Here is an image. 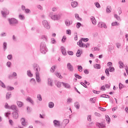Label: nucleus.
<instances>
[{"instance_id":"nucleus-1","label":"nucleus","mask_w":128,"mask_h":128,"mask_svg":"<svg viewBox=\"0 0 128 128\" xmlns=\"http://www.w3.org/2000/svg\"><path fill=\"white\" fill-rule=\"evenodd\" d=\"M33 69L36 72V80L37 82H40L41 80L40 77V66L36 64H33Z\"/></svg>"},{"instance_id":"nucleus-2","label":"nucleus","mask_w":128,"mask_h":128,"mask_svg":"<svg viewBox=\"0 0 128 128\" xmlns=\"http://www.w3.org/2000/svg\"><path fill=\"white\" fill-rule=\"evenodd\" d=\"M40 52L43 54H46V52H48V48L44 42H41L40 44Z\"/></svg>"},{"instance_id":"nucleus-3","label":"nucleus","mask_w":128,"mask_h":128,"mask_svg":"<svg viewBox=\"0 0 128 128\" xmlns=\"http://www.w3.org/2000/svg\"><path fill=\"white\" fill-rule=\"evenodd\" d=\"M8 22L11 26H16V24H18V21L14 18H8Z\"/></svg>"},{"instance_id":"nucleus-4","label":"nucleus","mask_w":128,"mask_h":128,"mask_svg":"<svg viewBox=\"0 0 128 128\" xmlns=\"http://www.w3.org/2000/svg\"><path fill=\"white\" fill-rule=\"evenodd\" d=\"M49 16L53 20H60V14L52 15V13H50Z\"/></svg>"},{"instance_id":"nucleus-5","label":"nucleus","mask_w":128,"mask_h":128,"mask_svg":"<svg viewBox=\"0 0 128 128\" xmlns=\"http://www.w3.org/2000/svg\"><path fill=\"white\" fill-rule=\"evenodd\" d=\"M42 26H44L45 28H46V30H50V25L48 24V20H44L42 22Z\"/></svg>"},{"instance_id":"nucleus-6","label":"nucleus","mask_w":128,"mask_h":128,"mask_svg":"<svg viewBox=\"0 0 128 128\" xmlns=\"http://www.w3.org/2000/svg\"><path fill=\"white\" fill-rule=\"evenodd\" d=\"M1 13L2 16H3L6 18V16L10 14V11L8 10V9L4 8L3 9V10L1 11Z\"/></svg>"},{"instance_id":"nucleus-7","label":"nucleus","mask_w":128,"mask_h":128,"mask_svg":"<svg viewBox=\"0 0 128 128\" xmlns=\"http://www.w3.org/2000/svg\"><path fill=\"white\" fill-rule=\"evenodd\" d=\"M67 68L70 72H74V66H72L70 63L67 64Z\"/></svg>"},{"instance_id":"nucleus-8","label":"nucleus","mask_w":128,"mask_h":128,"mask_svg":"<svg viewBox=\"0 0 128 128\" xmlns=\"http://www.w3.org/2000/svg\"><path fill=\"white\" fill-rule=\"evenodd\" d=\"M53 122L56 128H58V126H60V121L58 120H54Z\"/></svg>"},{"instance_id":"nucleus-9","label":"nucleus","mask_w":128,"mask_h":128,"mask_svg":"<svg viewBox=\"0 0 128 128\" xmlns=\"http://www.w3.org/2000/svg\"><path fill=\"white\" fill-rule=\"evenodd\" d=\"M12 116L14 120H18V112H14L12 113Z\"/></svg>"},{"instance_id":"nucleus-10","label":"nucleus","mask_w":128,"mask_h":128,"mask_svg":"<svg viewBox=\"0 0 128 128\" xmlns=\"http://www.w3.org/2000/svg\"><path fill=\"white\" fill-rule=\"evenodd\" d=\"M17 76L18 74H16V72H14L12 74L9 75L8 78H10V80L12 78H17Z\"/></svg>"},{"instance_id":"nucleus-11","label":"nucleus","mask_w":128,"mask_h":128,"mask_svg":"<svg viewBox=\"0 0 128 128\" xmlns=\"http://www.w3.org/2000/svg\"><path fill=\"white\" fill-rule=\"evenodd\" d=\"M60 50L63 56H66V48L64 46H61Z\"/></svg>"},{"instance_id":"nucleus-12","label":"nucleus","mask_w":128,"mask_h":128,"mask_svg":"<svg viewBox=\"0 0 128 128\" xmlns=\"http://www.w3.org/2000/svg\"><path fill=\"white\" fill-rule=\"evenodd\" d=\"M90 20L92 24H94V26H96V18H94V16H92L90 17Z\"/></svg>"},{"instance_id":"nucleus-13","label":"nucleus","mask_w":128,"mask_h":128,"mask_svg":"<svg viewBox=\"0 0 128 128\" xmlns=\"http://www.w3.org/2000/svg\"><path fill=\"white\" fill-rule=\"evenodd\" d=\"M26 100L27 102H30V104H32V106L34 104V100L30 98V97H28L26 99Z\"/></svg>"},{"instance_id":"nucleus-14","label":"nucleus","mask_w":128,"mask_h":128,"mask_svg":"<svg viewBox=\"0 0 128 128\" xmlns=\"http://www.w3.org/2000/svg\"><path fill=\"white\" fill-rule=\"evenodd\" d=\"M48 86H52V82H54V80L52 78H48Z\"/></svg>"},{"instance_id":"nucleus-15","label":"nucleus","mask_w":128,"mask_h":128,"mask_svg":"<svg viewBox=\"0 0 128 128\" xmlns=\"http://www.w3.org/2000/svg\"><path fill=\"white\" fill-rule=\"evenodd\" d=\"M10 110H14V112H18V107L16 105H12L10 106Z\"/></svg>"},{"instance_id":"nucleus-16","label":"nucleus","mask_w":128,"mask_h":128,"mask_svg":"<svg viewBox=\"0 0 128 128\" xmlns=\"http://www.w3.org/2000/svg\"><path fill=\"white\" fill-rule=\"evenodd\" d=\"M70 122V120L68 119L64 120L62 122V126H66Z\"/></svg>"},{"instance_id":"nucleus-17","label":"nucleus","mask_w":128,"mask_h":128,"mask_svg":"<svg viewBox=\"0 0 128 128\" xmlns=\"http://www.w3.org/2000/svg\"><path fill=\"white\" fill-rule=\"evenodd\" d=\"M74 106L76 110H80V102H76L74 103Z\"/></svg>"},{"instance_id":"nucleus-18","label":"nucleus","mask_w":128,"mask_h":128,"mask_svg":"<svg viewBox=\"0 0 128 128\" xmlns=\"http://www.w3.org/2000/svg\"><path fill=\"white\" fill-rule=\"evenodd\" d=\"M72 24V21L70 22V20H65V24L66 26H70Z\"/></svg>"},{"instance_id":"nucleus-19","label":"nucleus","mask_w":128,"mask_h":128,"mask_svg":"<svg viewBox=\"0 0 128 128\" xmlns=\"http://www.w3.org/2000/svg\"><path fill=\"white\" fill-rule=\"evenodd\" d=\"M62 84L66 88H70V86L68 84L62 82Z\"/></svg>"},{"instance_id":"nucleus-20","label":"nucleus","mask_w":128,"mask_h":128,"mask_svg":"<svg viewBox=\"0 0 128 128\" xmlns=\"http://www.w3.org/2000/svg\"><path fill=\"white\" fill-rule=\"evenodd\" d=\"M16 104H17V106H18L19 108H22V106H24V102H22L17 101Z\"/></svg>"},{"instance_id":"nucleus-21","label":"nucleus","mask_w":128,"mask_h":128,"mask_svg":"<svg viewBox=\"0 0 128 128\" xmlns=\"http://www.w3.org/2000/svg\"><path fill=\"white\" fill-rule=\"evenodd\" d=\"M106 12L108 14H110V12H112V6H108L106 7Z\"/></svg>"},{"instance_id":"nucleus-22","label":"nucleus","mask_w":128,"mask_h":128,"mask_svg":"<svg viewBox=\"0 0 128 128\" xmlns=\"http://www.w3.org/2000/svg\"><path fill=\"white\" fill-rule=\"evenodd\" d=\"M82 54V51H81L80 49H78L76 53V56L78 58H80V54Z\"/></svg>"},{"instance_id":"nucleus-23","label":"nucleus","mask_w":128,"mask_h":128,"mask_svg":"<svg viewBox=\"0 0 128 128\" xmlns=\"http://www.w3.org/2000/svg\"><path fill=\"white\" fill-rule=\"evenodd\" d=\"M72 6L73 8H76L78 6V2L76 1L72 2H71Z\"/></svg>"},{"instance_id":"nucleus-24","label":"nucleus","mask_w":128,"mask_h":128,"mask_svg":"<svg viewBox=\"0 0 128 128\" xmlns=\"http://www.w3.org/2000/svg\"><path fill=\"white\" fill-rule=\"evenodd\" d=\"M48 106L50 108H52L54 106V102H48Z\"/></svg>"},{"instance_id":"nucleus-25","label":"nucleus","mask_w":128,"mask_h":128,"mask_svg":"<svg viewBox=\"0 0 128 128\" xmlns=\"http://www.w3.org/2000/svg\"><path fill=\"white\" fill-rule=\"evenodd\" d=\"M10 98H12V92H7L6 94V99L10 100Z\"/></svg>"},{"instance_id":"nucleus-26","label":"nucleus","mask_w":128,"mask_h":128,"mask_svg":"<svg viewBox=\"0 0 128 128\" xmlns=\"http://www.w3.org/2000/svg\"><path fill=\"white\" fill-rule=\"evenodd\" d=\"M77 44L80 46V48H83L84 43H82V40H80L79 42H78Z\"/></svg>"},{"instance_id":"nucleus-27","label":"nucleus","mask_w":128,"mask_h":128,"mask_svg":"<svg viewBox=\"0 0 128 128\" xmlns=\"http://www.w3.org/2000/svg\"><path fill=\"white\" fill-rule=\"evenodd\" d=\"M98 126L100 128H103L106 126L102 122V123H98Z\"/></svg>"},{"instance_id":"nucleus-28","label":"nucleus","mask_w":128,"mask_h":128,"mask_svg":"<svg viewBox=\"0 0 128 128\" xmlns=\"http://www.w3.org/2000/svg\"><path fill=\"white\" fill-rule=\"evenodd\" d=\"M27 76H30V78H32L33 75L32 74L30 70H28L27 71Z\"/></svg>"},{"instance_id":"nucleus-29","label":"nucleus","mask_w":128,"mask_h":128,"mask_svg":"<svg viewBox=\"0 0 128 128\" xmlns=\"http://www.w3.org/2000/svg\"><path fill=\"white\" fill-rule=\"evenodd\" d=\"M94 68H96L97 70H100V64H94Z\"/></svg>"},{"instance_id":"nucleus-30","label":"nucleus","mask_w":128,"mask_h":128,"mask_svg":"<svg viewBox=\"0 0 128 128\" xmlns=\"http://www.w3.org/2000/svg\"><path fill=\"white\" fill-rule=\"evenodd\" d=\"M3 48L4 50H6L8 48V43H6V42H4L3 43Z\"/></svg>"},{"instance_id":"nucleus-31","label":"nucleus","mask_w":128,"mask_h":128,"mask_svg":"<svg viewBox=\"0 0 128 128\" xmlns=\"http://www.w3.org/2000/svg\"><path fill=\"white\" fill-rule=\"evenodd\" d=\"M37 98L39 102H42V95H40V94H38L37 95Z\"/></svg>"},{"instance_id":"nucleus-32","label":"nucleus","mask_w":128,"mask_h":128,"mask_svg":"<svg viewBox=\"0 0 128 128\" xmlns=\"http://www.w3.org/2000/svg\"><path fill=\"white\" fill-rule=\"evenodd\" d=\"M21 122H22V126H26V120L24 118H21Z\"/></svg>"},{"instance_id":"nucleus-33","label":"nucleus","mask_w":128,"mask_h":128,"mask_svg":"<svg viewBox=\"0 0 128 128\" xmlns=\"http://www.w3.org/2000/svg\"><path fill=\"white\" fill-rule=\"evenodd\" d=\"M55 74L58 78H62V76L60 75V74L56 72H55Z\"/></svg>"},{"instance_id":"nucleus-34","label":"nucleus","mask_w":128,"mask_h":128,"mask_svg":"<svg viewBox=\"0 0 128 128\" xmlns=\"http://www.w3.org/2000/svg\"><path fill=\"white\" fill-rule=\"evenodd\" d=\"M4 108L6 110H10V106H8V103L5 104Z\"/></svg>"},{"instance_id":"nucleus-35","label":"nucleus","mask_w":128,"mask_h":128,"mask_svg":"<svg viewBox=\"0 0 128 128\" xmlns=\"http://www.w3.org/2000/svg\"><path fill=\"white\" fill-rule=\"evenodd\" d=\"M106 120L110 124V118L108 116L106 115Z\"/></svg>"},{"instance_id":"nucleus-36","label":"nucleus","mask_w":128,"mask_h":128,"mask_svg":"<svg viewBox=\"0 0 128 128\" xmlns=\"http://www.w3.org/2000/svg\"><path fill=\"white\" fill-rule=\"evenodd\" d=\"M75 18L78 20H82V18H80V16H78V14H75Z\"/></svg>"},{"instance_id":"nucleus-37","label":"nucleus","mask_w":128,"mask_h":128,"mask_svg":"<svg viewBox=\"0 0 128 128\" xmlns=\"http://www.w3.org/2000/svg\"><path fill=\"white\" fill-rule=\"evenodd\" d=\"M62 82H58L56 84V86L57 88H61L62 87Z\"/></svg>"},{"instance_id":"nucleus-38","label":"nucleus","mask_w":128,"mask_h":128,"mask_svg":"<svg viewBox=\"0 0 128 128\" xmlns=\"http://www.w3.org/2000/svg\"><path fill=\"white\" fill-rule=\"evenodd\" d=\"M96 98H90V101L92 102V104H96Z\"/></svg>"},{"instance_id":"nucleus-39","label":"nucleus","mask_w":128,"mask_h":128,"mask_svg":"<svg viewBox=\"0 0 128 128\" xmlns=\"http://www.w3.org/2000/svg\"><path fill=\"white\" fill-rule=\"evenodd\" d=\"M105 72L108 76H110V70H108V68H106L105 70Z\"/></svg>"},{"instance_id":"nucleus-40","label":"nucleus","mask_w":128,"mask_h":128,"mask_svg":"<svg viewBox=\"0 0 128 128\" xmlns=\"http://www.w3.org/2000/svg\"><path fill=\"white\" fill-rule=\"evenodd\" d=\"M118 64L120 65V68H124V62H122L120 61L118 62Z\"/></svg>"},{"instance_id":"nucleus-41","label":"nucleus","mask_w":128,"mask_h":128,"mask_svg":"<svg viewBox=\"0 0 128 128\" xmlns=\"http://www.w3.org/2000/svg\"><path fill=\"white\" fill-rule=\"evenodd\" d=\"M0 86H1L3 88H6V85L4 84V82H2L1 80H0Z\"/></svg>"},{"instance_id":"nucleus-42","label":"nucleus","mask_w":128,"mask_h":128,"mask_svg":"<svg viewBox=\"0 0 128 128\" xmlns=\"http://www.w3.org/2000/svg\"><path fill=\"white\" fill-rule=\"evenodd\" d=\"M55 70H56V66H52L51 68L50 71L51 72H54Z\"/></svg>"},{"instance_id":"nucleus-43","label":"nucleus","mask_w":128,"mask_h":128,"mask_svg":"<svg viewBox=\"0 0 128 128\" xmlns=\"http://www.w3.org/2000/svg\"><path fill=\"white\" fill-rule=\"evenodd\" d=\"M78 72H82V66H78Z\"/></svg>"},{"instance_id":"nucleus-44","label":"nucleus","mask_w":128,"mask_h":128,"mask_svg":"<svg viewBox=\"0 0 128 128\" xmlns=\"http://www.w3.org/2000/svg\"><path fill=\"white\" fill-rule=\"evenodd\" d=\"M30 82L32 84H33V86H34V84H36V80L34 78H31Z\"/></svg>"},{"instance_id":"nucleus-45","label":"nucleus","mask_w":128,"mask_h":128,"mask_svg":"<svg viewBox=\"0 0 128 128\" xmlns=\"http://www.w3.org/2000/svg\"><path fill=\"white\" fill-rule=\"evenodd\" d=\"M19 18L21 20H24V15L20 14L19 15Z\"/></svg>"},{"instance_id":"nucleus-46","label":"nucleus","mask_w":128,"mask_h":128,"mask_svg":"<svg viewBox=\"0 0 128 128\" xmlns=\"http://www.w3.org/2000/svg\"><path fill=\"white\" fill-rule=\"evenodd\" d=\"M74 76L75 78H78L79 80H82V76H80V75L78 74H74Z\"/></svg>"},{"instance_id":"nucleus-47","label":"nucleus","mask_w":128,"mask_h":128,"mask_svg":"<svg viewBox=\"0 0 128 128\" xmlns=\"http://www.w3.org/2000/svg\"><path fill=\"white\" fill-rule=\"evenodd\" d=\"M94 4L98 8H100V4L98 3V2H96L94 3Z\"/></svg>"},{"instance_id":"nucleus-48","label":"nucleus","mask_w":128,"mask_h":128,"mask_svg":"<svg viewBox=\"0 0 128 128\" xmlns=\"http://www.w3.org/2000/svg\"><path fill=\"white\" fill-rule=\"evenodd\" d=\"M124 88V86L122 84V83L119 84V88L120 90H122V88Z\"/></svg>"},{"instance_id":"nucleus-49","label":"nucleus","mask_w":128,"mask_h":128,"mask_svg":"<svg viewBox=\"0 0 128 128\" xmlns=\"http://www.w3.org/2000/svg\"><path fill=\"white\" fill-rule=\"evenodd\" d=\"M6 88L8 90H14V88L12 86H8L6 87Z\"/></svg>"},{"instance_id":"nucleus-50","label":"nucleus","mask_w":128,"mask_h":128,"mask_svg":"<svg viewBox=\"0 0 128 128\" xmlns=\"http://www.w3.org/2000/svg\"><path fill=\"white\" fill-rule=\"evenodd\" d=\"M81 40H82V42H88V38H82Z\"/></svg>"},{"instance_id":"nucleus-51","label":"nucleus","mask_w":128,"mask_h":128,"mask_svg":"<svg viewBox=\"0 0 128 128\" xmlns=\"http://www.w3.org/2000/svg\"><path fill=\"white\" fill-rule=\"evenodd\" d=\"M108 70H109V72H114V67H110Z\"/></svg>"},{"instance_id":"nucleus-52","label":"nucleus","mask_w":128,"mask_h":128,"mask_svg":"<svg viewBox=\"0 0 128 128\" xmlns=\"http://www.w3.org/2000/svg\"><path fill=\"white\" fill-rule=\"evenodd\" d=\"M80 84L82 86H84V88H88V86H86V83L80 82Z\"/></svg>"},{"instance_id":"nucleus-53","label":"nucleus","mask_w":128,"mask_h":128,"mask_svg":"<svg viewBox=\"0 0 128 128\" xmlns=\"http://www.w3.org/2000/svg\"><path fill=\"white\" fill-rule=\"evenodd\" d=\"M104 24V22H100L98 24V28H102V25Z\"/></svg>"},{"instance_id":"nucleus-54","label":"nucleus","mask_w":128,"mask_h":128,"mask_svg":"<svg viewBox=\"0 0 128 128\" xmlns=\"http://www.w3.org/2000/svg\"><path fill=\"white\" fill-rule=\"evenodd\" d=\"M72 102V98H68L67 100V104H70Z\"/></svg>"},{"instance_id":"nucleus-55","label":"nucleus","mask_w":128,"mask_h":128,"mask_svg":"<svg viewBox=\"0 0 128 128\" xmlns=\"http://www.w3.org/2000/svg\"><path fill=\"white\" fill-rule=\"evenodd\" d=\"M81 26H82V24H80V22H77L76 24L77 28H80Z\"/></svg>"},{"instance_id":"nucleus-56","label":"nucleus","mask_w":128,"mask_h":128,"mask_svg":"<svg viewBox=\"0 0 128 128\" xmlns=\"http://www.w3.org/2000/svg\"><path fill=\"white\" fill-rule=\"evenodd\" d=\"M7 58L8 60H12V54H9L7 56Z\"/></svg>"},{"instance_id":"nucleus-57","label":"nucleus","mask_w":128,"mask_h":128,"mask_svg":"<svg viewBox=\"0 0 128 128\" xmlns=\"http://www.w3.org/2000/svg\"><path fill=\"white\" fill-rule=\"evenodd\" d=\"M118 22H113L112 24V26H118Z\"/></svg>"},{"instance_id":"nucleus-58","label":"nucleus","mask_w":128,"mask_h":128,"mask_svg":"<svg viewBox=\"0 0 128 128\" xmlns=\"http://www.w3.org/2000/svg\"><path fill=\"white\" fill-rule=\"evenodd\" d=\"M26 14H30V10L28 8H26L25 10Z\"/></svg>"},{"instance_id":"nucleus-59","label":"nucleus","mask_w":128,"mask_h":128,"mask_svg":"<svg viewBox=\"0 0 128 128\" xmlns=\"http://www.w3.org/2000/svg\"><path fill=\"white\" fill-rule=\"evenodd\" d=\"M51 42H52V44H56V39H54V38H51Z\"/></svg>"},{"instance_id":"nucleus-60","label":"nucleus","mask_w":128,"mask_h":128,"mask_svg":"<svg viewBox=\"0 0 128 128\" xmlns=\"http://www.w3.org/2000/svg\"><path fill=\"white\" fill-rule=\"evenodd\" d=\"M12 64V62H8L6 63V66H8V68H10V66Z\"/></svg>"},{"instance_id":"nucleus-61","label":"nucleus","mask_w":128,"mask_h":128,"mask_svg":"<svg viewBox=\"0 0 128 128\" xmlns=\"http://www.w3.org/2000/svg\"><path fill=\"white\" fill-rule=\"evenodd\" d=\"M92 92L94 94H98L100 92V91H96V90H93Z\"/></svg>"},{"instance_id":"nucleus-62","label":"nucleus","mask_w":128,"mask_h":128,"mask_svg":"<svg viewBox=\"0 0 128 128\" xmlns=\"http://www.w3.org/2000/svg\"><path fill=\"white\" fill-rule=\"evenodd\" d=\"M12 40H13L14 42H16L17 40H16V36H14V35L12 36Z\"/></svg>"},{"instance_id":"nucleus-63","label":"nucleus","mask_w":128,"mask_h":128,"mask_svg":"<svg viewBox=\"0 0 128 128\" xmlns=\"http://www.w3.org/2000/svg\"><path fill=\"white\" fill-rule=\"evenodd\" d=\"M66 32L67 34H70V35L72 34L70 30H66Z\"/></svg>"},{"instance_id":"nucleus-64","label":"nucleus","mask_w":128,"mask_h":128,"mask_svg":"<svg viewBox=\"0 0 128 128\" xmlns=\"http://www.w3.org/2000/svg\"><path fill=\"white\" fill-rule=\"evenodd\" d=\"M0 36H6V32L1 33Z\"/></svg>"}]
</instances>
